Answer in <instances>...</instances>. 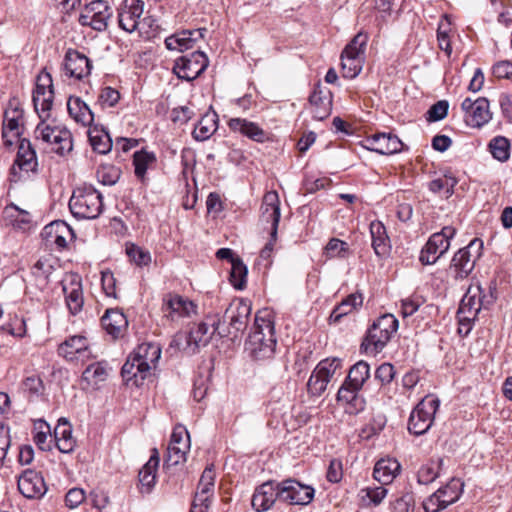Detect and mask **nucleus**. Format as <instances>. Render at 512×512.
I'll return each instance as SVG.
<instances>
[{
  "mask_svg": "<svg viewBox=\"0 0 512 512\" xmlns=\"http://www.w3.org/2000/svg\"><path fill=\"white\" fill-rule=\"evenodd\" d=\"M448 107V102L445 100L433 104L428 110L427 120L429 122H435L444 119L448 113Z\"/></svg>",
  "mask_w": 512,
  "mask_h": 512,
  "instance_id": "obj_62",
  "label": "nucleus"
},
{
  "mask_svg": "<svg viewBox=\"0 0 512 512\" xmlns=\"http://www.w3.org/2000/svg\"><path fill=\"white\" fill-rule=\"evenodd\" d=\"M365 147L382 155H390L401 151L403 143L392 134L377 133L365 140Z\"/></svg>",
  "mask_w": 512,
  "mask_h": 512,
  "instance_id": "obj_24",
  "label": "nucleus"
},
{
  "mask_svg": "<svg viewBox=\"0 0 512 512\" xmlns=\"http://www.w3.org/2000/svg\"><path fill=\"white\" fill-rule=\"evenodd\" d=\"M69 209L78 219H96L103 211L102 195L91 185L74 189Z\"/></svg>",
  "mask_w": 512,
  "mask_h": 512,
  "instance_id": "obj_4",
  "label": "nucleus"
},
{
  "mask_svg": "<svg viewBox=\"0 0 512 512\" xmlns=\"http://www.w3.org/2000/svg\"><path fill=\"white\" fill-rule=\"evenodd\" d=\"M401 465L395 458L378 460L373 469V477L381 485H389L400 474Z\"/></svg>",
  "mask_w": 512,
  "mask_h": 512,
  "instance_id": "obj_29",
  "label": "nucleus"
},
{
  "mask_svg": "<svg viewBox=\"0 0 512 512\" xmlns=\"http://www.w3.org/2000/svg\"><path fill=\"white\" fill-rule=\"evenodd\" d=\"M101 325L113 339H118L124 336L128 328V320L121 310L110 308L101 317Z\"/></svg>",
  "mask_w": 512,
  "mask_h": 512,
  "instance_id": "obj_26",
  "label": "nucleus"
},
{
  "mask_svg": "<svg viewBox=\"0 0 512 512\" xmlns=\"http://www.w3.org/2000/svg\"><path fill=\"white\" fill-rule=\"evenodd\" d=\"M439 463L430 462L421 466L418 471L417 478L420 484H429L433 482L438 476Z\"/></svg>",
  "mask_w": 512,
  "mask_h": 512,
  "instance_id": "obj_57",
  "label": "nucleus"
},
{
  "mask_svg": "<svg viewBox=\"0 0 512 512\" xmlns=\"http://www.w3.org/2000/svg\"><path fill=\"white\" fill-rule=\"evenodd\" d=\"M89 140L93 150L99 154H107L112 149L111 137L105 130H91Z\"/></svg>",
  "mask_w": 512,
  "mask_h": 512,
  "instance_id": "obj_44",
  "label": "nucleus"
},
{
  "mask_svg": "<svg viewBox=\"0 0 512 512\" xmlns=\"http://www.w3.org/2000/svg\"><path fill=\"white\" fill-rule=\"evenodd\" d=\"M395 376V370L390 363L381 364L375 371V379L382 385L389 384Z\"/></svg>",
  "mask_w": 512,
  "mask_h": 512,
  "instance_id": "obj_64",
  "label": "nucleus"
},
{
  "mask_svg": "<svg viewBox=\"0 0 512 512\" xmlns=\"http://www.w3.org/2000/svg\"><path fill=\"white\" fill-rule=\"evenodd\" d=\"M341 367V360L339 358L325 359L318 363L315 370L327 382H330L336 371Z\"/></svg>",
  "mask_w": 512,
  "mask_h": 512,
  "instance_id": "obj_52",
  "label": "nucleus"
},
{
  "mask_svg": "<svg viewBox=\"0 0 512 512\" xmlns=\"http://www.w3.org/2000/svg\"><path fill=\"white\" fill-rule=\"evenodd\" d=\"M363 303V298L360 294H351L347 296L338 306H336L329 316L331 323H338L345 315L352 313Z\"/></svg>",
  "mask_w": 512,
  "mask_h": 512,
  "instance_id": "obj_39",
  "label": "nucleus"
},
{
  "mask_svg": "<svg viewBox=\"0 0 512 512\" xmlns=\"http://www.w3.org/2000/svg\"><path fill=\"white\" fill-rule=\"evenodd\" d=\"M107 377V370L101 363H93L89 365L82 374L83 380L87 381L89 384L96 385L99 382H102Z\"/></svg>",
  "mask_w": 512,
  "mask_h": 512,
  "instance_id": "obj_51",
  "label": "nucleus"
},
{
  "mask_svg": "<svg viewBox=\"0 0 512 512\" xmlns=\"http://www.w3.org/2000/svg\"><path fill=\"white\" fill-rule=\"evenodd\" d=\"M126 253L130 260L138 266H147L151 262L150 253L139 246H128L126 248Z\"/></svg>",
  "mask_w": 512,
  "mask_h": 512,
  "instance_id": "obj_58",
  "label": "nucleus"
},
{
  "mask_svg": "<svg viewBox=\"0 0 512 512\" xmlns=\"http://www.w3.org/2000/svg\"><path fill=\"white\" fill-rule=\"evenodd\" d=\"M91 61L77 50L69 49L65 54L64 69L66 75L76 79L87 77L91 73Z\"/></svg>",
  "mask_w": 512,
  "mask_h": 512,
  "instance_id": "obj_25",
  "label": "nucleus"
},
{
  "mask_svg": "<svg viewBox=\"0 0 512 512\" xmlns=\"http://www.w3.org/2000/svg\"><path fill=\"white\" fill-rule=\"evenodd\" d=\"M158 450L154 448L148 462L139 471V487L142 494H149L156 483V472L159 465Z\"/></svg>",
  "mask_w": 512,
  "mask_h": 512,
  "instance_id": "obj_30",
  "label": "nucleus"
},
{
  "mask_svg": "<svg viewBox=\"0 0 512 512\" xmlns=\"http://www.w3.org/2000/svg\"><path fill=\"white\" fill-rule=\"evenodd\" d=\"M192 343V330L180 331L176 333L170 343L169 348L175 350H185Z\"/></svg>",
  "mask_w": 512,
  "mask_h": 512,
  "instance_id": "obj_61",
  "label": "nucleus"
},
{
  "mask_svg": "<svg viewBox=\"0 0 512 512\" xmlns=\"http://www.w3.org/2000/svg\"><path fill=\"white\" fill-rule=\"evenodd\" d=\"M275 347L274 323L270 319V313L258 312L246 342V349L255 360H265L273 357Z\"/></svg>",
  "mask_w": 512,
  "mask_h": 512,
  "instance_id": "obj_3",
  "label": "nucleus"
},
{
  "mask_svg": "<svg viewBox=\"0 0 512 512\" xmlns=\"http://www.w3.org/2000/svg\"><path fill=\"white\" fill-rule=\"evenodd\" d=\"M142 14L141 0H124L118 13L119 26L126 32H134L140 25L139 19Z\"/></svg>",
  "mask_w": 512,
  "mask_h": 512,
  "instance_id": "obj_20",
  "label": "nucleus"
},
{
  "mask_svg": "<svg viewBox=\"0 0 512 512\" xmlns=\"http://www.w3.org/2000/svg\"><path fill=\"white\" fill-rule=\"evenodd\" d=\"M89 342L83 335H74L59 345L58 353L66 359L73 360L78 354L88 350Z\"/></svg>",
  "mask_w": 512,
  "mask_h": 512,
  "instance_id": "obj_37",
  "label": "nucleus"
},
{
  "mask_svg": "<svg viewBox=\"0 0 512 512\" xmlns=\"http://www.w3.org/2000/svg\"><path fill=\"white\" fill-rule=\"evenodd\" d=\"M219 325L220 319L217 314L207 315L205 320L198 325L197 337H194V345H207L216 331H218L220 336H225V330L221 329Z\"/></svg>",
  "mask_w": 512,
  "mask_h": 512,
  "instance_id": "obj_31",
  "label": "nucleus"
},
{
  "mask_svg": "<svg viewBox=\"0 0 512 512\" xmlns=\"http://www.w3.org/2000/svg\"><path fill=\"white\" fill-rule=\"evenodd\" d=\"M368 35L360 31L341 54L342 75L345 78H355L362 70Z\"/></svg>",
  "mask_w": 512,
  "mask_h": 512,
  "instance_id": "obj_6",
  "label": "nucleus"
},
{
  "mask_svg": "<svg viewBox=\"0 0 512 512\" xmlns=\"http://www.w3.org/2000/svg\"><path fill=\"white\" fill-rule=\"evenodd\" d=\"M192 308V301L184 299L178 294H168L164 298L163 310L168 312L172 320L187 317Z\"/></svg>",
  "mask_w": 512,
  "mask_h": 512,
  "instance_id": "obj_33",
  "label": "nucleus"
},
{
  "mask_svg": "<svg viewBox=\"0 0 512 512\" xmlns=\"http://www.w3.org/2000/svg\"><path fill=\"white\" fill-rule=\"evenodd\" d=\"M217 129V114L214 111L206 112L194 126V139L204 141L208 139Z\"/></svg>",
  "mask_w": 512,
  "mask_h": 512,
  "instance_id": "obj_40",
  "label": "nucleus"
},
{
  "mask_svg": "<svg viewBox=\"0 0 512 512\" xmlns=\"http://www.w3.org/2000/svg\"><path fill=\"white\" fill-rule=\"evenodd\" d=\"M439 405L440 400L435 395L425 396L410 414L408 421L409 432L415 435L425 434L434 422Z\"/></svg>",
  "mask_w": 512,
  "mask_h": 512,
  "instance_id": "obj_7",
  "label": "nucleus"
},
{
  "mask_svg": "<svg viewBox=\"0 0 512 512\" xmlns=\"http://www.w3.org/2000/svg\"><path fill=\"white\" fill-rule=\"evenodd\" d=\"M385 485L377 487H366L360 490V497L362 502L367 505H379L387 496L388 490Z\"/></svg>",
  "mask_w": 512,
  "mask_h": 512,
  "instance_id": "obj_49",
  "label": "nucleus"
},
{
  "mask_svg": "<svg viewBox=\"0 0 512 512\" xmlns=\"http://www.w3.org/2000/svg\"><path fill=\"white\" fill-rule=\"evenodd\" d=\"M24 110L18 99L13 98L9 101L4 112L2 137L7 146H12L14 141L21 135L23 126Z\"/></svg>",
  "mask_w": 512,
  "mask_h": 512,
  "instance_id": "obj_11",
  "label": "nucleus"
},
{
  "mask_svg": "<svg viewBox=\"0 0 512 512\" xmlns=\"http://www.w3.org/2000/svg\"><path fill=\"white\" fill-rule=\"evenodd\" d=\"M190 70V59L186 56L179 57L173 66L174 74L179 78L186 81H192V77L189 76Z\"/></svg>",
  "mask_w": 512,
  "mask_h": 512,
  "instance_id": "obj_63",
  "label": "nucleus"
},
{
  "mask_svg": "<svg viewBox=\"0 0 512 512\" xmlns=\"http://www.w3.org/2000/svg\"><path fill=\"white\" fill-rule=\"evenodd\" d=\"M488 148L493 158L499 162H506L510 158L511 144L504 136L492 138L488 144Z\"/></svg>",
  "mask_w": 512,
  "mask_h": 512,
  "instance_id": "obj_42",
  "label": "nucleus"
},
{
  "mask_svg": "<svg viewBox=\"0 0 512 512\" xmlns=\"http://www.w3.org/2000/svg\"><path fill=\"white\" fill-rule=\"evenodd\" d=\"M69 115L83 126H88L93 122L94 115L88 105L79 97H70L67 102Z\"/></svg>",
  "mask_w": 512,
  "mask_h": 512,
  "instance_id": "obj_38",
  "label": "nucleus"
},
{
  "mask_svg": "<svg viewBox=\"0 0 512 512\" xmlns=\"http://www.w3.org/2000/svg\"><path fill=\"white\" fill-rule=\"evenodd\" d=\"M36 152L31 147V143L27 139H22L19 144V149L15 163L11 168V176L13 181H19L29 177V173H34L37 168Z\"/></svg>",
  "mask_w": 512,
  "mask_h": 512,
  "instance_id": "obj_15",
  "label": "nucleus"
},
{
  "mask_svg": "<svg viewBox=\"0 0 512 512\" xmlns=\"http://www.w3.org/2000/svg\"><path fill=\"white\" fill-rule=\"evenodd\" d=\"M247 273V267L240 258L232 260L230 282L234 288L241 290L245 287Z\"/></svg>",
  "mask_w": 512,
  "mask_h": 512,
  "instance_id": "obj_48",
  "label": "nucleus"
},
{
  "mask_svg": "<svg viewBox=\"0 0 512 512\" xmlns=\"http://www.w3.org/2000/svg\"><path fill=\"white\" fill-rule=\"evenodd\" d=\"M54 100V88L51 75L42 71L36 80L32 101L35 111L41 121L34 130L36 141H42L51 146L52 150L64 156L72 151L73 142L71 132L64 126L47 123Z\"/></svg>",
  "mask_w": 512,
  "mask_h": 512,
  "instance_id": "obj_1",
  "label": "nucleus"
},
{
  "mask_svg": "<svg viewBox=\"0 0 512 512\" xmlns=\"http://www.w3.org/2000/svg\"><path fill=\"white\" fill-rule=\"evenodd\" d=\"M369 378L370 366L367 362L360 360L350 368L345 380L352 383L356 388H363Z\"/></svg>",
  "mask_w": 512,
  "mask_h": 512,
  "instance_id": "obj_41",
  "label": "nucleus"
},
{
  "mask_svg": "<svg viewBox=\"0 0 512 512\" xmlns=\"http://www.w3.org/2000/svg\"><path fill=\"white\" fill-rule=\"evenodd\" d=\"M251 314V305L243 299H236L230 303L226 309L223 320L227 322L229 327L225 330V335L234 334L244 331L247 327L248 318Z\"/></svg>",
  "mask_w": 512,
  "mask_h": 512,
  "instance_id": "obj_14",
  "label": "nucleus"
},
{
  "mask_svg": "<svg viewBox=\"0 0 512 512\" xmlns=\"http://www.w3.org/2000/svg\"><path fill=\"white\" fill-rule=\"evenodd\" d=\"M280 201L276 191H269L263 197L261 206V220L270 224V234L277 239V230L280 220Z\"/></svg>",
  "mask_w": 512,
  "mask_h": 512,
  "instance_id": "obj_21",
  "label": "nucleus"
},
{
  "mask_svg": "<svg viewBox=\"0 0 512 512\" xmlns=\"http://www.w3.org/2000/svg\"><path fill=\"white\" fill-rule=\"evenodd\" d=\"M456 184L453 178H437L430 182L429 189L434 193H443L446 198L453 194V188Z\"/></svg>",
  "mask_w": 512,
  "mask_h": 512,
  "instance_id": "obj_55",
  "label": "nucleus"
},
{
  "mask_svg": "<svg viewBox=\"0 0 512 512\" xmlns=\"http://www.w3.org/2000/svg\"><path fill=\"white\" fill-rule=\"evenodd\" d=\"M461 108L465 113L466 123L474 128L482 127L492 118L489 101L486 98L480 97L476 100L466 98L462 102Z\"/></svg>",
  "mask_w": 512,
  "mask_h": 512,
  "instance_id": "obj_16",
  "label": "nucleus"
},
{
  "mask_svg": "<svg viewBox=\"0 0 512 512\" xmlns=\"http://www.w3.org/2000/svg\"><path fill=\"white\" fill-rule=\"evenodd\" d=\"M362 388H356L352 383L344 381L337 393V401L346 405L349 413H358L365 408V400L359 394Z\"/></svg>",
  "mask_w": 512,
  "mask_h": 512,
  "instance_id": "obj_28",
  "label": "nucleus"
},
{
  "mask_svg": "<svg viewBox=\"0 0 512 512\" xmlns=\"http://www.w3.org/2000/svg\"><path fill=\"white\" fill-rule=\"evenodd\" d=\"M277 499L280 500L279 483L267 481L256 488L251 503L256 511L261 512L269 510Z\"/></svg>",
  "mask_w": 512,
  "mask_h": 512,
  "instance_id": "obj_23",
  "label": "nucleus"
},
{
  "mask_svg": "<svg viewBox=\"0 0 512 512\" xmlns=\"http://www.w3.org/2000/svg\"><path fill=\"white\" fill-rule=\"evenodd\" d=\"M66 305L71 314H78L84 304L82 280L78 274H70L62 280Z\"/></svg>",
  "mask_w": 512,
  "mask_h": 512,
  "instance_id": "obj_19",
  "label": "nucleus"
},
{
  "mask_svg": "<svg viewBox=\"0 0 512 512\" xmlns=\"http://www.w3.org/2000/svg\"><path fill=\"white\" fill-rule=\"evenodd\" d=\"M279 483L280 500L291 505H307L314 497V489L295 479H285Z\"/></svg>",
  "mask_w": 512,
  "mask_h": 512,
  "instance_id": "obj_13",
  "label": "nucleus"
},
{
  "mask_svg": "<svg viewBox=\"0 0 512 512\" xmlns=\"http://www.w3.org/2000/svg\"><path fill=\"white\" fill-rule=\"evenodd\" d=\"M348 244L340 239L332 238L324 249L327 258H345L348 254Z\"/></svg>",
  "mask_w": 512,
  "mask_h": 512,
  "instance_id": "obj_53",
  "label": "nucleus"
},
{
  "mask_svg": "<svg viewBox=\"0 0 512 512\" xmlns=\"http://www.w3.org/2000/svg\"><path fill=\"white\" fill-rule=\"evenodd\" d=\"M166 48L183 52L192 47V31L183 30L165 39Z\"/></svg>",
  "mask_w": 512,
  "mask_h": 512,
  "instance_id": "obj_45",
  "label": "nucleus"
},
{
  "mask_svg": "<svg viewBox=\"0 0 512 512\" xmlns=\"http://www.w3.org/2000/svg\"><path fill=\"white\" fill-rule=\"evenodd\" d=\"M482 242L474 239L468 246L461 248L454 255L450 269L456 279L466 278L474 269L476 260L480 256Z\"/></svg>",
  "mask_w": 512,
  "mask_h": 512,
  "instance_id": "obj_10",
  "label": "nucleus"
},
{
  "mask_svg": "<svg viewBox=\"0 0 512 512\" xmlns=\"http://www.w3.org/2000/svg\"><path fill=\"white\" fill-rule=\"evenodd\" d=\"M228 126L231 130L240 132L257 142H263L266 138V134L262 128H260L256 123L250 122L246 119L232 118L229 120Z\"/></svg>",
  "mask_w": 512,
  "mask_h": 512,
  "instance_id": "obj_36",
  "label": "nucleus"
},
{
  "mask_svg": "<svg viewBox=\"0 0 512 512\" xmlns=\"http://www.w3.org/2000/svg\"><path fill=\"white\" fill-rule=\"evenodd\" d=\"M424 302V298L420 295H412L403 299L401 301V313L403 317L413 315Z\"/></svg>",
  "mask_w": 512,
  "mask_h": 512,
  "instance_id": "obj_59",
  "label": "nucleus"
},
{
  "mask_svg": "<svg viewBox=\"0 0 512 512\" xmlns=\"http://www.w3.org/2000/svg\"><path fill=\"white\" fill-rule=\"evenodd\" d=\"M18 490L28 499H39L44 496L47 487L40 472L26 469L18 477Z\"/></svg>",
  "mask_w": 512,
  "mask_h": 512,
  "instance_id": "obj_18",
  "label": "nucleus"
},
{
  "mask_svg": "<svg viewBox=\"0 0 512 512\" xmlns=\"http://www.w3.org/2000/svg\"><path fill=\"white\" fill-rule=\"evenodd\" d=\"M54 440L60 452L70 453L74 450L76 441L72 437V428L67 419H59L54 429Z\"/></svg>",
  "mask_w": 512,
  "mask_h": 512,
  "instance_id": "obj_34",
  "label": "nucleus"
},
{
  "mask_svg": "<svg viewBox=\"0 0 512 512\" xmlns=\"http://www.w3.org/2000/svg\"><path fill=\"white\" fill-rule=\"evenodd\" d=\"M215 486V471L213 465H209L203 471L199 480L197 492L194 495V512H209L211 496Z\"/></svg>",
  "mask_w": 512,
  "mask_h": 512,
  "instance_id": "obj_17",
  "label": "nucleus"
},
{
  "mask_svg": "<svg viewBox=\"0 0 512 512\" xmlns=\"http://www.w3.org/2000/svg\"><path fill=\"white\" fill-rule=\"evenodd\" d=\"M309 104L313 118L326 119L332 111V94L328 89L316 87L309 97Z\"/></svg>",
  "mask_w": 512,
  "mask_h": 512,
  "instance_id": "obj_27",
  "label": "nucleus"
},
{
  "mask_svg": "<svg viewBox=\"0 0 512 512\" xmlns=\"http://www.w3.org/2000/svg\"><path fill=\"white\" fill-rule=\"evenodd\" d=\"M456 230L451 226L444 227L440 232L430 236L426 245L421 250L419 260L423 265H431L447 252L450 247V239Z\"/></svg>",
  "mask_w": 512,
  "mask_h": 512,
  "instance_id": "obj_9",
  "label": "nucleus"
},
{
  "mask_svg": "<svg viewBox=\"0 0 512 512\" xmlns=\"http://www.w3.org/2000/svg\"><path fill=\"white\" fill-rule=\"evenodd\" d=\"M10 446V430L0 423V471L10 462V459L7 457Z\"/></svg>",
  "mask_w": 512,
  "mask_h": 512,
  "instance_id": "obj_54",
  "label": "nucleus"
},
{
  "mask_svg": "<svg viewBox=\"0 0 512 512\" xmlns=\"http://www.w3.org/2000/svg\"><path fill=\"white\" fill-rule=\"evenodd\" d=\"M191 448V438L187 428L176 425L165 455V466H177L186 462Z\"/></svg>",
  "mask_w": 512,
  "mask_h": 512,
  "instance_id": "obj_8",
  "label": "nucleus"
},
{
  "mask_svg": "<svg viewBox=\"0 0 512 512\" xmlns=\"http://www.w3.org/2000/svg\"><path fill=\"white\" fill-rule=\"evenodd\" d=\"M398 330V320L392 314H384L373 322L361 345L366 353L381 352Z\"/></svg>",
  "mask_w": 512,
  "mask_h": 512,
  "instance_id": "obj_5",
  "label": "nucleus"
},
{
  "mask_svg": "<svg viewBox=\"0 0 512 512\" xmlns=\"http://www.w3.org/2000/svg\"><path fill=\"white\" fill-rule=\"evenodd\" d=\"M372 247L378 256H386L390 251V240L385 226L380 221H373L370 224Z\"/></svg>",
  "mask_w": 512,
  "mask_h": 512,
  "instance_id": "obj_35",
  "label": "nucleus"
},
{
  "mask_svg": "<svg viewBox=\"0 0 512 512\" xmlns=\"http://www.w3.org/2000/svg\"><path fill=\"white\" fill-rule=\"evenodd\" d=\"M463 491V483L460 479L453 478L444 487L437 490L442 502L447 506L456 502Z\"/></svg>",
  "mask_w": 512,
  "mask_h": 512,
  "instance_id": "obj_46",
  "label": "nucleus"
},
{
  "mask_svg": "<svg viewBox=\"0 0 512 512\" xmlns=\"http://www.w3.org/2000/svg\"><path fill=\"white\" fill-rule=\"evenodd\" d=\"M480 288H469L465 296L462 298L458 314L461 320L470 321L474 319L482 307V302L479 297Z\"/></svg>",
  "mask_w": 512,
  "mask_h": 512,
  "instance_id": "obj_32",
  "label": "nucleus"
},
{
  "mask_svg": "<svg viewBox=\"0 0 512 512\" xmlns=\"http://www.w3.org/2000/svg\"><path fill=\"white\" fill-rule=\"evenodd\" d=\"M111 16L112 11L107 3L102 0H95L85 5L79 16V23L96 31H103L107 28Z\"/></svg>",
  "mask_w": 512,
  "mask_h": 512,
  "instance_id": "obj_12",
  "label": "nucleus"
},
{
  "mask_svg": "<svg viewBox=\"0 0 512 512\" xmlns=\"http://www.w3.org/2000/svg\"><path fill=\"white\" fill-rule=\"evenodd\" d=\"M34 429L36 431L34 435L35 444L43 451L50 450L51 440H48V438L51 437V429L49 424L40 419L35 422Z\"/></svg>",
  "mask_w": 512,
  "mask_h": 512,
  "instance_id": "obj_47",
  "label": "nucleus"
},
{
  "mask_svg": "<svg viewBox=\"0 0 512 512\" xmlns=\"http://www.w3.org/2000/svg\"><path fill=\"white\" fill-rule=\"evenodd\" d=\"M120 178V170L114 166H101L97 170V179L103 185H114Z\"/></svg>",
  "mask_w": 512,
  "mask_h": 512,
  "instance_id": "obj_56",
  "label": "nucleus"
},
{
  "mask_svg": "<svg viewBox=\"0 0 512 512\" xmlns=\"http://www.w3.org/2000/svg\"><path fill=\"white\" fill-rule=\"evenodd\" d=\"M327 382L317 371L314 369L309 380L307 382L308 392L312 395L319 396L321 395L327 387Z\"/></svg>",
  "mask_w": 512,
  "mask_h": 512,
  "instance_id": "obj_60",
  "label": "nucleus"
},
{
  "mask_svg": "<svg viewBox=\"0 0 512 512\" xmlns=\"http://www.w3.org/2000/svg\"><path fill=\"white\" fill-rule=\"evenodd\" d=\"M47 244H55L58 249L67 247L68 239L74 238L72 228L64 221L57 220L46 225L41 233Z\"/></svg>",
  "mask_w": 512,
  "mask_h": 512,
  "instance_id": "obj_22",
  "label": "nucleus"
},
{
  "mask_svg": "<svg viewBox=\"0 0 512 512\" xmlns=\"http://www.w3.org/2000/svg\"><path fill=\"white\" fill-rule=\"evenodd\" d=\"M155 161V156L153 153H149L146 151H137L133 155V164L135 166V175L143 179L145 173L148 169V166Z\"/></svg>",
  "mask_w": 512,
  "mask_h": 512,
  "instance_id": "obj_50",
  "label": "nucleus"
},
{
  "mask_svg": "<svg viewBox=\"0 0 512 512\" xmlns=\"http://www.w3.org/2000/svg\"><path fill=\"white\" fill-rule=\"evenodd\" d=\"M53 270L54 268L49 261L42 259L38 260L31 267V275L35 279V283L39 289L43 290L47 286Z\"/></svg>",
  "mask_w": 512,
  "mask_h": 512,
  "instance_id": "obj_43",
  "label": "nucleus"
},
{
  "mask_svg": "<svg viewBox=\"0 0 512 512\" xmlns=\"http://www.w3.org/2000/svg\"><path fill=\"white\" fill-rule=\"evenodd\" d=\"M161 356V348L156 343H142L137 346L121 369V375L127 384L136 387L143 384L150 375L152 368L156 367Z\"/></svg>",
  "mask_w": 512,
  "mask_h": 512,
  "instance_id": "obj_2",
  "label": "nucleus"
}]
</instances>
